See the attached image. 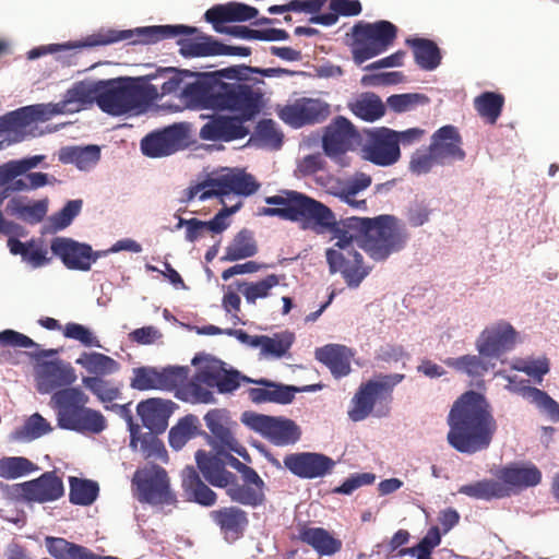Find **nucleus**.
Masks as SVG:
<instances>
[{"label": "nucleus", "instance_id": "ddd939ff", "mask_svg": "<svg viewBox=\"0 0 559 559\" xmlns=\"http://www.w3.org/2000/svg\"><path fill=\"white\" fill-rule=\"evenodd\" d=\"M188 145L189 126L180 122L150 132L141 140L140 148L144 156L160 158L185 150Z\"/></svg>", "mask_w": 559, "mask_h": 559}, {"label": "nucleus", "instance_id": "58836bf2", "mask_svg": "<svg viewBox=\"0 0 559 559\" xmlns=\"http://www.w3.org/2000/svg\"><path fill=\"white\" fill-rule=\"evenodd\" d=\"M45 546L48 554L55 559H96V554L91 549L62 537L47 536Z\"/></svg>", "mask_w": 559, "mask_h": 559}, {"label": "nucleus", "instance_id": "7ed1b4c3", "mask_svg": "<svg viewBox=\"0 0 559 559\" xmlns=\"http://www.w3.org/2000/svg\"><path fill=\"white\" fill-rule=\"evenodd\" d=\"M36 379L39 393H52L50 406L56 412L60 429L98 435L107 428L105 416L86 406L90 397L81 388L72 386L78 376L69 362L61 359L44 361Z\"/></svg>", "mask_w": 559, "mask_h": 559}, {"label": "nucleus", "instance_id": "338daca9", "mask_svg": "<svg viewBox=\"0 0 559 559\" xmlns=\"http://www.w3.org/2000/svg\"><path fill=\"white\" fill-rule=\"evenodd\" d=\"M83 201L81 199L68 201L63 207L49 216L48 223L51 231L57 233L69 227L81 213Z\"/></svg>", "mask_w": 559, "mask_h": 559}, {"label": "nucleus", "instance_id": "3c124183", "mask_svg": "<svg viewBox=\"0 0 559 559\" xmlns=\"http://www.w3.org/2000/svg\"><path fill=\"white\" fill-rule=\"evenodd\" d=\"M157 435L152 431L141 432L139 428V431L135 433L136 440L134 443H132V436L130 435V447L135 451H140L146 460L153 459L165 462L167 460V451L163 441L157 438Z\"/></svg>", "mask_w": 559, "mask_h": 559}, {"label": "nucleus", "instance_id": "603ef678", "mask_svg": "<svg viewBox=\"0 0 559 559\" xmlns=\"http://www.w3.org/2000/svg\"><path fill=\"white\" fill-rule=\"evenodd\" d=\"M226 495L233 502L251 508L262 506L265 501V493L263 488L247 484H239L237 479L233 480L226 487Z\"/></svg>", "mask_w": 559, "mask_h": 559}, {"label": "nucleus", "instance_id": "473e14b6", "mask_svg": "<svg viewBox=\"0 0 559 559\" xmlns=\"http://www.w3.org/2000/svg\"><path fill=\"white\" fill-rule=\"evenodd\" d=\"M195 462L197 469L214 487L226 488L233 480H236V475L224 467L218 455H211L203 450H198Z\"/></svg>", "mask_w": 559, "mask_h": 559}, {"label": "nucleus", "instance_id": "f3484780", "mask_svg": "<svg viewBox=\"0 0 559 559\" xmlns=\"http://www.w3.org/2000/svg\"><path fill=\"white\" fill-rule=\"evenodd\" d=\"M519 333L506 320H499L487 325L475 342L477 352L490 356L495 361L503 354L511 352L518 340Z\"/></svg>", "mask_w": 559, "mask_h": 559}, {"label": "nucleus", "instance_id": "0e129e2a", "mask_svg": "<svg viewBox=\"0 0 559 559\" xmlns=\"http://www.w3.org/2000/svg\"><path fill=\"white\" fill-rule=\"evenodd\" d=\"M45 158V155H33L20 159H11L0 165V173L5 182H8L38 167Z\"/></svg>", "mask_w": 559, "mask_h": 559}, {"label": "nucleus", "instance_id": "e2e57ef3", "mask_svg": "<svg viewBox=\"0 0 559 559\" xmlns=\"http://www.w3.org/2000/svg\"><path fill=\"white\" fill-rule=\"evenodd\" d=\"M259 146L278 150L283 143V134L277 130L272 119H263L258 122L254 134L250 138Z\"/></svg>", "mask_w": 559, "mask_h": 559}, {"label": "nucleus", "instance_id": "6e6d98bb", "mask_svg": "<svg viewBox=\"0 0 559 559\" xmlns=\"http://www.w3.org/2000/svg\"><path fill=\"white\" fill-rule=\"evenodd\" d=\"M520 395L535 405L552 423L559 421V404L547 392L537 388L518 389Z\"/></svg>", "mask_w": 559, "mask_h": 559}, {"label": "nucleus", "instance_id": "f704fd0d", "mask_svg": "<svg viewBox=\"0 0 559 559\" xmlns=\"http://www.w3.org/2000/svg\"><path fill=\"white\" fill-rule=\"evenodd\" d=\"M7 246L13 255H20L22 261L33 269L45 266L50 262L48 250L41 240L31 239L22 242L17 238H9Z\"/></svg>", "mask_w": 559, "mask_h": 559}, {"label": "nucleus", "instance_id": "5fc2aeb1", "mask_svg": "<svg viewBox=\"0 0 559 559\" xmlns=\"http://www.w3.org/2000/svg\"><path fill=\"white\" fill-rule=\"evenodd\" d=\"M280 282L281 276L269 274L257 282H237V288L243 295L246 301L253 305L257 299L269 297L271 289L280 285Z\"/></svg>", "mask_w": 559, "mask_h": 559}, {"label": "nucleus", "instance_id": "412c9836", "mask_svg": "<svg viewBox=\"0 0 559 559\" xmlns=\"http://www.w3.org/2000/svg\"><path fill=\"white\" fill-rule=\"evenodd\" d=\"M284 467L301 479L321 478L330 474L335 462L318 452H295L284 456Z\"/></svg>", "mask_w": 559, "mask_h": 559}, {"label": "nucleus", "instance_id": "a878e982", "mask_svg": "<svg viewBox=\"0 0 559 559\" xmlns=\"http://www.w3.org/2000/svg\"><path fill=\"white\" fill-rule=\"evenodd\" d=\"M175 407L176 404L169 400L152 397L141 401L136 406V413L148 431L163 433L168 427Z\"/></svg>", "mask_w": 559, "mask_h": 559}, {"label": "nucleus", "instance_id": "a18cd8bd", "mask_svg": "<svg viewBox=\"0 0 559 559\" xmlns=\"http://www.w3.org/2000/svg\"><path fill=\"white\" fill-rule=\"evenodd\" d=\"M252 73H258L266 78H278L284 75L294 76L299 72L284 68H253L246 64L231 66L228 68L217 70V74H221V76H224L225 79L229 80H235V82L239 83H242L241 81H248L250 79V74Z\"/></svg>", "mask_w": 559, "mask_h": 559}, {"label": "nucleus", "instance_id": "774afa93", "mask_svg": "<svg viewBox=\"0 0 559 559\" xmlns=\"http://www.w3.org/2000/svg\"><path fill=\"white\" fill-rule=\"evenodd\" d=\"M503 106V97L493 92H485L475 99V107L481 117L495 123L499 118Z\"/></svg>", "mask_w": 559, "mask_h": 559}, {"label": "nucleus", "instance_id": "7c9ffc66", "mask_svg": "<svg viewBox=\"0 0 559 559\" xmlns=\"http://www.w3.org/2000/svg\"><path fill=\"white\" fill-rule=\"evenodd\" d=\"M206 428L210 430L215 448L230 445L234 441V428L237 423L231 419L230 412L226 408H213L204 415Z\"/></svg>", "mask_w": 559, "mask_h": 559}, {"label": "nucleus", "instance_id": "ea45409f", "mask_svg": "<svg viewBox=\"0 0 559 559\" xmlns=\"http://www.w3.org/2000/svg\"><path fill=\"white\" fill-rule=\"evenodd\" d=\"M350 111L364 121L373 122L385 114V106L381 98L371 92L361 93L348 104Z\"/></svg>", "mask_w": 559, "mask_h": 559}, {"label": "nucleus", "instance_id": "8fccbe9b", "mask_svg": "<svg viewBox=\"0 0 559 559\" xmlns=\"http://www.w3.org/2000/svg\"><path fill=\"white\" fill-rule=\"evenodd\" d=\"M215 31L227 34L241 39H257L264 41L286 40L289 38L288 33L281 28L252 29L247 26H228L217 27Z\"/></svg>", "mask_w": 559, "mask_h": 559}, {"label": "nucleus", "instance_id": "13d9d810", "mask_svg": "<svg viewBox=\"0 0 559 559\" xmlns=\"http://www.w3.org/2000/svg\"><path fill=\"white\" fill-rule=\"evenodd\" d=\"M69 500L76 506H90L98 497V484L90 479L70 477Z\"/></svg>", "mask_w": 559, "mask_h": 559}, {"label": "nucleus", "instance_id": "09e8293b", "mask_svg": "<svg viewBox=\"0 0 559 559\" xmlns=\"http://www.w3.org/2000/svg\"><path fill=\"white\" fill-rule=\"evenodd\" d=\"M52 431L51 425L39 414L31 415L21 427L10 433L14 442H31Z\"/></svg>", "mask_w": 559, "mask_h": 559}, {"label": "nucleus", "instance_id": "052dcab7", "mask_svg": "<svg viewBox=\"0 0 559 559\" xmlns=\"http://www.w3.org/2000/svg\"><path fill=\"white\" fill-rule=\"evenodd\" d=\"M294 342L295 334L288 330L274 333L272 336L265 335L261 356L282 358L289 352Z\"/></svg>", "mask_w": 559, "mask_h": 559}, {"label": "nucleus", "instance_id": "aec40b11", "mask_svg": "<svg viewBox=\"0 0 559 559\" xmlns=\"http://www.w3.org/2000/svg\"><path fill=\"white\" fill-rule=\"evenodd\" d=\"M164 74H170L168 79L162 84L158 91V97L154 105L157 109L166 112L181 111L186 107L180 99L182 88L198 80L200 74L204 72H192L190 70H177L174 68H166L163 70Z\"/></svg>", "mask_w": 559, "mask_h": 559}, {"label": "nucleus", "instance_id": "dca6fc26", "mask_svg": "<svg viewBox=\"0 0 559 559\" xmlns=\"http://www.w3.org/2000/svg\"><path fill=\"white\" fill-rule=\"evenodd\" d=\"M189 372L188 366H168L160 370L154 367H138L133 369L130 386L138 391H173L188 378Z\"/></svg>", "mask_w": 559, "mask_h": 559}, {"label": "nucleus", "instance_id": "f03ea898", "mask_svg": "<svg viewBox=\"0 0 559 559\" xmlns=\"http://www.w3.org/2000/svg\"><path fill=\"white\" fill-rule=\"evenodd\" d=\"M223 79L217 71L203 73L180 93L187 109L215 112L200 129L199 136L204 141L231 142L246 138L249 129L243 123L254 119L263 108L261 91Z\"/></svg>", "mask_w": 559, "mask_h": 559}, {"label": "nucleus", "instance_id": "cd10ccee", "mask_svg": "<svg viewBox=\"0 0 559 559\" xmlns=\"http://www.w3.org/2000/svg\"><path fill=\"white\" fill-rule=\"evenodd\" d=\"M353 352L345 345L326 344L316 348L314 358L329 368L332 376L336 379L346 377L350 373V359Z\"/></svg>", "mask_w": 559, "mask_h": 559}, {"label": "nucleus", "instance_id": "c9c22d12", "mask_svg": "<svg viewBox=\"0 0 559 559\" xmlns=\"http://www.w3.org/2000/svg\"><path fill=\"white\" fill-rule=\"evenodd\" d=\"M298 538L311 546L320 556H333L342 549V540L335 538L329 531L322 527H307L299 530Z\"/></svg>", "mask_w": 559, "mask_h": 559}, {"label": "nucleus", "instance_id": "6ab92c4d", "mask_svg": "<svg viewBox=\"0 0 559 559\" xmlns=\"http://www.w3.org/2000/svg\"><path fill=\"white\" fill-rule=\"evenodd\" d=\"M214 190L206 191L200 195L201 201H205L213 197L223 198L235 193L237 195L249 197L258 191L260 185L254 177L239 168H227L221 175L211 178Z\"/></svg>", "mask_w": 559, "mask_h": 559}, {"label": "nucleus", "instance_id": "20e7f679", "mask_svg": "<svg viewBox=\"0 0 559 559\" xmlns=\"http://www.w3.org/2000/svg\"><path fill=\"white\" fill-rule=\"evenodd\" d=\"M448 443L463 454L487 450L497 431V421L486 397L475 391L463 393L448 415Z\"/></svg>", "mask_w": 559, "mask_h": 559}, {"label": "nucleus", "instance_id": "49530a36", "mask_svg": "<svg viewBox=\"0 0 559 559\" xmlns=\"http://www.w3.org/2000/svg\"><path fill=\"white\" fill-rule=\"evenodd\" d=\"M258 246L253 238V234L249 229H241L236 234L233 241L226 247L225 255L221 258L222 261H238L255 255Z\"/></svg>", "mask_w": 559, "mask_h": 559}, {"label": "nucleus", "instance_id": "423d86ee", "mask_svg": "<svg viewBox=\"0 0 559 559\" xmlns=\"http://www.w3.org/2000/svg\"><path fill=\"white\" fill-rule=\"evenodd\" d=\"M403 373L378 374L359 385L347 412L353 421H362L370 414L381 418L390 414L393 390L404 380Z\"/></svg>", "mask_w": 559, "mask_h": 559}, {"label": "nucleus", "instance_id": "69168bd1", "mask_svg": "<svg viewBox=\"0 0 559 559\" xmlns=\"http://www.w3.org/2000/svg\"><path fill=\"white\" fill-rule=\"evenodd\" d=\"M215 41L212 36L204 35L200 36L199 40L180 38L177 44L183 57H207L215 56Z\"/></svg>", "mask_w": 559, "mask_h": 559}, {"label": "nucleus", "instance_id": "1a4fd4ad", "mask_svg": "<svg viewBox=\"0 0 559 559\" xmlns=\"http://www.w3.org/2000/svg\"><path fill=\"white\" fill-rule=\"evenodd\" d=\"M133 496L141 503L152 507L175 506L177 496L170 487L165 468L147 464L135 471L132 477Z\"/></svg>", "mask_w": 559, "mask_h": 559}, {"label": "nucleus", "instance_id": "79ce46f5", "mask_svg": "<svg viewBox=\"0 0 559 559\" xmlns=\"http://www.w3.org/2000/svg\"><path fill=\"white\" fill-rule=\"evenodd\" d=\"M457 492L476 500L485 501L509 497L507 485H502L499 479H481L473 484L462 485Z\"/></svg>", "mask_w": 559, "mask_h": 559}, {"label": "nucleus", "instance_id": "2f4dec72", "mask_svg": "<svg viewBox=\"0 0 559 559\" xmlns=\"http://www.w3.org/2000/svg\"><path fill=\"white\" fill-rule=\"evenodd\" d=\"M498 479L507 485L509 496L513 489L537 486L542 480V473L534 464H511L500 469Z\"/></svg>", "mask_w": 559, "mask_h": 559}, {"label": "nucleus", "instance_id": "e433bc0d", "mask_svg": "<svg viewBox=\"0 0 559 559\" xmlns=\"http://www.w3.org/2000/svg\"><path fill=\"white\" fill-rule=\"evenodd\" d=\"M444 364L457 372L474 379L483 378L496 366V361L490 356L479 353L478 355L467 354L460 357H450L444 360Z\"/></svg>", "mask_w": 559, "mask_h": 559}, {"label": "nucleus", "instance_id": "37998d69", "mask_svg": "<svg viewBox=\"0 0 559 559\" xmlns=\"http://www.w3.org/2000/svg\"><path fill=\"white\" fill-rule=\"evenodd\" d=\"M406 45L412 47L415 61L418 67L426 71L437 69L441 62V55L438 46L426 38H407Z\"/></svg>", "mask_w": 559, "mask_h": 559}, {"label": "nucleus", "instance_id": "b1692460", "mask_svg": "<svg viewBox=\"0 0 559 559\" xmlns=\"http://www.w3.org/2000/svg\"><path fill=\"white\" fill-rule=\"evenodd\" d=\"M462 143L459 129L455 126L445 124L432 133L428 147L443 165H447L465 158L466 154L462 148Z\"/></svg>", "mask_w": 559, "mask_h": 559}, {"label": "nucleus", "instance_id": "6e6552de", "mask_svg": "<svg viewBox=\"0 0 559 559\" xmlns=\"http://www.w3.org/2000/svg\"><path fill=\"white\" fill-rule=\"evenodd\" d=\"M397 27L385 20L374 23L359 22L353 27L352 53L356 64H362L388 50L394 43Z\"/></svg>", "mask_w": 559, "mask_h": 559}, {"label": "nucleus", "instance_id": "f8f14e48", "mask_svg": "<svg viewBox=\"0 0 559 559\" xmlns=\"http://www.w3.org/2000/svg\"><path fill=\"white\" fill-rule=\"evenodd\" d=\"M50 119L44 103L20 107L0 116V136H5L3 140L7 145L21 143L32 135L28 129L33 123L46 122Z\"/></svg>", "mask_w": 559, "mask_h": 559}, {"label": "nucleus", "instance_id": "bb28decb", "mask_svg": "<svg viewBox=\"0 0 559 559\" xmlns=\"http://www.w3.org/2000/svg\"><path fill=\"white\" fill-rule=\"evenodd\" d=\"M252 383L260 386L248 390V396L254 404L275 403L287 405L294 401L298 390V386L274 382L265 378L253 379Z\"/></svg>", "mask_w": 559, "mask_h": 559}, {"label": "nucleus", "instance_id": "393cba45", "mask_svg": "<svg viewBox=\"0 0 559 559\" xmlns=\"http://www.w3.org/2000/svg\"><path fill=\"white\" fill-rule=\"evenodd\" d=\"M52 254L61 260L69 270L88 271L91 245L79 242L69 237H55L50 241Z\"/></svg>", "mask_w": 559, "mask_h": 559}, {"label": "nucleus", "instance_id": "9d476101", "mask_svg": "<svg viewBox=\"0 0 559 559\" xmlns=\"http://www.w3.org/2000/svg\"><path fill=\"white\" fill-rule=\"evenodd\" d=\"M241 423L277 447L295 444L301 437L299 426L286 417L247 411L241 414Z\"/></svg>", "mask_w": 559, "mask_h": 559}, {"label": "nucleus", "instance_id": "a19ab883", "mask_svg": "<svg viewBox=\"0 0 559 559\" xmlns=\"http://www.w3.org/2000/svg\"><path fill=\"white\" fill-rule=\"evenodd\" d=\"M195 372L192 376L197 381L202 382L207 388H216L218 376L224 371L226 362L207 354H197L192 360Z\"/></svg>", "mask_w": 559, "mask_h": 559}, {"label": "nucleus", "instance_id": "bf43d9fd", "mask_svg": "<svg viewBox=\"0 0 559 559\" xmlns=\"http://www.w3.org/2000/svg\"><path fill=\"white\" fill-rule=\"evenodd\" d=\"M511 368L513 370L524 372L535 382L542 383L544 377L550 370L549 359L546 356L539 357H518L512 360Z\"/></svg>", "mask_w": 559, "mask_h": 559}, {"label": "nucleus", "instance_id": "c756f323", "mask_svg": "<svg viewBox=\"0 0 559 559\" xmlns=\"http://www.w3.org/2000/svg\"><path fill=\"white\" fill-rule=\"evenodd\" d=\"M213 522L219 527L227 542H235L248 526V515L238 507H224L211 512Z\"/></svg>", "mask_w": 559, "mask_h": 559}, {"label": "nucleus", "instance_id": "c03bdc74", "mask_svg": "<svg viewBox=\"0 0 559 559\" xmlns=\"http://www.w3.org/2000/svg\"><path fill=\"white\" fill-rule=\"evenodd\" d=\"M7 212L27 224L36 225L47 215L48 200L43 199L32 204H24L21 199L12 198L7 205Z\"/></svg>", "mask_w": 559, "mask_h": 559}, {"label": "nucleus", "instance_id": "4be33fe9", "mask_svg": "<svg viewBox=\"0 0 559 559\" xmlns=\"http://www.w3.org/2000/svg\"><path fill=\"white\" fill-rule=\"evenodd\" d=\"M329 114V107L319 99L301 98L286 105L280 111V118L293 128L322 122Z\"/></svg>", "mask_w": 559, "mask_h": 559}, {"label": "nucleus", "instance_id": "39448f33", "mask_svg": "<svg viewBox=\"0 0 559 559\" xmlns=\"http://www.w3.org/2000/svg\"><path fill=\"white\" fill-rule=\"evenodd\" d=\"M147 76H119L103 80L99 109L110 116L146 114L158 97V88Z\"/></svg>", "mask_w": 559, "mask_h": 559}, {"label": "nucleus", "instance_id": "680f3d73", "mask_svg": "<svg viewBox=\"0 0 559 559\" xmlns=\"http://www.w3.org/2000/svg\"><path fill=\"white\" fill-rule=\"evenodd\" d=\"M38 471V466L24 456H4L0 459V477L16 479Z\"/></svg>", "mask_w": 559, "mask_h": 559}, {"label": "nucleus", "instance_id": "a211bd4d", "mask_svg": "<svg viewBox=\"0 0 559 559\" xmlns=\"http://www.w3.org/2000/svg\"><path fill=\"white\" fill-rule=\"evenodd\" d=\"M360 135L354 124L345 117L337 116L325 127L322 136L324 154L338 159L359 144Z\"/></svg>", "mask_w": 559, "mask_h": 559}, {"label": "nucleus", "instance_id": "864d4df0", "mask_svg": "<svg viewBox=\"0 0 559 559\" xmlns=\"http://www.w3.org/2000/svg\"><path fill=\"white\" fill-rule=\"evenodd\" d=\"M188 378L178 384L176 389V397L182 402L190 404H213L215 397L212 391L193 377L187 381Z\"/></svg>", "mask_w": 559, "mask_h": 559}, {"label": "nucleus", "instance_id": "4468645a", "mask_svg": "<svg viewBox=\"0 0 559 559\" xmlns=\"http://www.w3.org/2000/svg\"><path fill=\"white\" fill-rule=\"evenodd\" d=\"M103 80L84 79L74 82L58 103H46L50 117L79 112L96 104L99 107Z\"/></svg>", "mask_w": 559, "mask_h": 559}, {"label": "nucleus", "instance_id": "72a5a7b5", "mask_svg": "<svg viewBox=\"0 0 559 559\" xmlns=\"http://www.w3.org/2000/svg\"><path fill=\"white\" fill-rule=\"evenodd\" d=\"M58 159L62 164L74 165L81 171H90L100 159V147L95 144L64 146L59 150Z\"/></svg>", "mask_w": 559, "mask_h": 559}, {"label": "nucleus", "instance_id": "c85d7f7f", "mask_svg": "<svg viewBox=\"0 0 559 559\" xmlns=\"http://www.w3.org/2000/svg\"><path fill=\"white\" fill-rule=\"evenodd\" d=\"M181 488L189 502L202 507H212L216 503L217 495L204 484L199 471L194 466H186L181 472Z\"/></svg>", "mask_w": 559, "mask_h": 559}, {"label": "nucleus", "instance_id": "de8ad7c7", "mask_svg": "<svg viewBox=\"0 0 559 559\" xmlns=\"http://www.w3.org/2000/svg\"><path fill=\"white\" fill-rule=\"evenodd\" d=\"M75 364L83 367L88 373L95 374L94 377H106L117 372L120 368L119 362L114 358L97 352L82 353Z\"/></svg>", "mask_w": 559, "mask_h": 559}, {"label": "nucleus", "instance_id": "2eb2a0df", "mask_svg": "<svg viewBox=\"0 0 559 559\" xmlns=\"http://www.w3.org/2000/svg\"><path fill=\"white\" fill-rule=\"evenodd\" d=\"M395 136V130L385 127L367 130L360 150L362 159L381 167L396 164L401 158V150Z\"/></svg>", "mask_w": 559, "mask_h": 559}, {"label": "nucleus", "instance_id": "0eeeda50", "mask_svg": "<svg viewBox=\"0 0 559 559\" xmlns=\"http://www.w3.org/2000/svg\"><path fill=\"white\" fill-rule=\"evenodd\" d=\"M408 239L407 228L399 218L393 215H379L361 247L372 260L384 261L391 254L403 250Z\"/></svg>", "mask_w": 559, "mask_h": 559}, {"label": "nucleus", "instance_id": "f257e3e1", "mask_svg": "<svg viewBox=\"0 0 559 559\" xmlns=\"http://www.w3.org/2000/svg\"><path fill=\"white\" fill-rule=\"evenodd\" d=\"M260 207L259 216L278 217L298 223L304 230L316 234L332 233L336 242L334 248L326 249L325 258L330 272L341 273L349 288H358L369 275L370 267L364 265V257L354 248V239L362 237L367 240L376 222V217L350 216L336 219L334 212L324 203L296 190H282L278 194L266 197Z\"/></svg>", "mask_w": 559, "mask_h": 559}, {"label": "nucleus", "instance_id": "5701e85b", "mask_svg": "<svg viewBox=\"0 0 559 559\" xmlns=\"http://www.w3.org/2000/svg\"><path fill=\"white\" fill-rule=\"evenodd\" d=\"M19 496L28 502H48L59 499L64 491L62 480L55 472H45L38 478L15 485Z\"/></svg>", "mask_w": 559, "mask_h": 559}, {"label": "nucleus", "instance_id": "4d7b16f0", "mask_svg": "<svg viewBox=\"0 0 559 559\" xmlns=\"http://www.w3.org/2000/svg\"><path fill=\"white\" fill-rule=\"evenodd\" d=\"M82 383L102 403H111L121 396V384L105 377H83Z\"/></svg>", "mask_w": 559, "mask_h": 559}, {"label": "nucleus", "instance_id": "9b49d317", "mask_svg": "<svg viewBox=\"0 0 559 559\" xmlns=\"http://www.w3.org/2000/svg\"><path fill=\"white\" fill-rule=\"evenodd\" d=\"M198 32V28L187 25H157V26H146L140 27L135 29V33L139 35V41L144 44L156 43L160 39L165 38H175L180 35H193ZM134 31L126 29V31H108L105 34H96L88 38V41L85 44H78L74 47H83V46H102L109 45L114 43H118L124 39H130L133 36Z\"/></svg>", "mask_w": 559, "mask_h": 559}, {"label": "nucleus", "instance_id": "4c0bfd02", "mask_svg": "<svg viewBox=\"0 0 559 559\" xmlns=\"http://www.w3.org/2000/svg\"><path fill=\"white\" fill-rule=\"evenodd\" d=\"M198 416L188 414L181 417L168 432V442L173 450H181L191 439L207 435L201 430Z\"/></svg>", "mask_w": 559, "mask_h": 559}]
</instances>
